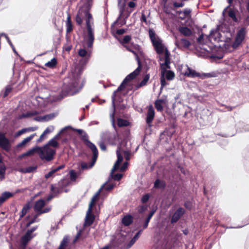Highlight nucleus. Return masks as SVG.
<instances>
[{"mask_svg": "<svg viewBox=\"0 0 249 249\" xmlns=\"http://www.w3.org/2000/svg\"><path fill=\"white\" fill-rule=\"evenodd\" d=\"M46 205L45 200L43 198H40L35 202L33 207L34 210L36 213H38Z\"/></svg>", "mask_w": 249, "mask_h": 249, "instance_id": "nucleus-16", "label": "nucleus"}, {"mask_svg": "<svg viewBox=\"0 0 249 249\" xmlns=\"http://www.w3.org/2000/svg\"><path fill=\"white\" fill-rule=\"evenodd\" d=\"M153 46L156 53L159 55L163 54L164 53V46L161 42V40H159L152 43Z\"/></svg>", "mask_w": 249, "mask_h": 249, "instance_id": "nucleus-17", "label": "nucleus"}, {"mask_svg": "<svg viewBox=\"0 0 249 249\" xmlns=\"http://www.w3.org/2000/svg\"><path fill=\"white\" fill-rule=\"evenodd\" d=\"M155 117V110L152 106L149 107L146 115L145 121L146 124H152Z\"/></svg>", "mask_w": 249, "mask_h": 249, "instance_id": "nucleus-15", "label": "nucleus"}, {"mask_svg": "<svg viewBox=\"0 0 249 249\" xmlns=\"http://www.w3.org/2000/svg\"><path fill=\"white\" fill-rule=\"evenodd\" d=\"M133 222V217L131 214H126L122 219V223L125 226H129Z\"/></svg>", "mask_w": 249, "mask_h": 249, "instance_id": "nucleus-23", "label": "nucleus"}, {"mask_svg": "<svg viewBox=\"0 0 249 249\" xmlns=\"http://www.w3.org/2000/svg\"><path fill=\"white\" fill-rule=\"evenodd\" d=\"M178 31L185 36H190L193 34L192 31L186 26H179L178 28Z\"/></svg>", "mask_w": 249, "mask_h": 249, "instance_id": "nucleus-21", "label": "nucleus"}, {"mask_svg": "<svg viewBox=\"0 0 249 249\" xmlns=\"http://www.w3.org/2000/svg\"><path fill=\"white\" fill-rule=\"evenodd\" d=\"M127 85L129 86V88L128 89V90H129L131 89L130 87H132V85H127V84L124 81V80L122 82L121 84L119 85V86L118 87L117 89L114 91L113 92V94L111 96V99H112V107L113 109V112H114L116 110V105H115V100L116 97L117 96V93L124 90L125 88Z\"/></svg>", "mask_w": 249, "mask_h": 249, "instance_id": "nucleus-8", "label": "nucleus"}, {"mask_svg": "<svg viewBox=\"0 0 249 249\" xmlns=\"http://www.w3.org/2000/svg\"><path fill=\"white\" fill-rule=\"evenodd\" d=\"M87 146L89 148L93 153V156L92 157V163L91 166H93L97 160L98 156V151L96 145L91 142L90 141H88V142L85 143Z\"/></svg>", "mask_w": 249, "mask_h": 249, "instance_id": "nucleus-10", "label": "nucleus"}, {"mask_svg": "<svg viewBox=\"0 0 249 249\" xmlns=\"http://www.w3.org/2000/svg\"><path fill=\"white\" fill-rule=\"evenodd\" d=\"M166 79L165 78V77L163 75L162 76L161 75V77L160 78V85H161L160 88V93H161V90L163 89V88H164V87H165V86H166L167 85V83L166 81Z\"/></svg>", "mask_w": 249, "mask_h": 249, "instance_id": "nucleus-50", "label": "nucleus"}, {"mask_svg": "<svg viewBox=\"0 0 249 249\" xmlns=\"http://www.w3.org/2000/svg\"><path fill=\"white\" fill-rule=\"evenodd\" d=\"M70 178V179L72 181H74L76 180V178H78V175L76 172L74 170H71L69 172Z\"/></svg>", "mask_w": 249, "mask_h": 249, "instance_id": "nucleus-43", "label": "nucleus"}, {"mask_svg": "<svg viewBox=\"0 0 249 249\" xmlns=\"http://www.w3.org/2000/svg\"><path fill=\"white\" fill-rule=\"evenodd\" d=\"M40 148V146L36 145V146H34V147H33L32 148L28 150L27 152L23 153L21 155H20L18 156V158L19 159H21L23 158H24V157L28 156H32L34 154L36 150H38V148Z\"/></svg>", "mask_w": 249, "mask_h": 249, "instance_id": "nucleus-28", "label": "nucleus"}, {"mask_svg": "<svg viewBox=\"0 0 249 249\" xmlns=\"http://www.w3.org/2000/svg\"><path fill=\"white\" fill-rule=\"evenodd\" d=\"M228 15L234 22L238 23L241 20V17L239 16V17L238 18L236 16V13L235 11L233 9H231L229 10L228 12Z\"/></svg>", "mask_w": 249, "mask_h": 249, "instance_id": "nucleus-30", "label": "nucleus"}, {"mask_svg": "<svg viewBox=\"0 0 249 249\" xmlns=\"http://www.w3.org/2000/svg\"><path fill=\"white\" fill-rule=\"evenodd\" d=\"M117 125L119 127L130 125V123L127 120L119 118L117 119Z\"/></svg>", "mask_w": 249, "mask_h": 249, "instance_id": "nucleus-31", "label": "nucleus"}, {"mask_svg": "<svg viewBox=\"0 0 249 249\" xmlns=\"http://www.w3.org/2000/svg\"><path fill=\"white\" fill-rule=\"evenodd\" d=\"M123 138H122L120 137V145L122 146L123 145H126L128 140L129 137L130 136V130L128 128H123L121 130Z\"/></svg>", "mask_w": 249, "mask_h": 249, "instance_id": "nucleus-13", "label": "nucleus"}, {"mask_svg": "<svg viewBox=\"0 0 249 249\" xmlns=\"http://www.w3.org/2000/svg\"><path fill=\"white\" fill-rule=\"evenodd\" d=\"M192 10L189 8H186L182 11V14L186 17H191V13Z\"/></svg>", "mask_w": 249, "mask_h": 249, "instance_id": "nucleus-64", "label": "nucleus"}, {"mask_svg": "<svg viewBox=\"0 0 249 249\" xmlns=\"http://www.w3.org/2000/svg\"><path fill=\"white\" fill-rule=\"evenodd\" d=\"M37 168V166H30L26 168H20L19 171L23 174L30 173L35 172Z\"/></svg>", "mask_w": 249, "mask_h": 249, "instance_id": "nucleus-29", "label": "nucleus"}, {"mask_svg": "<svg viewBox=\"0 0 249 249\" xmlns=\"http://www.w3.org/2000/svg\"><path fill=\"white\" fill-rule=\"evenodd\" d=\"M39 216V215L37 214V213H36L33 217V218L29 220L25 225L26 228L29 227L32 224L38 221L37 220V217Z\"/></svg>", "mask_w": 249, "mask_h": 249, "instance_id": "nucleus-40", "label": "nucleus"}, {"mask_svg": "<svg viewBox=\"0 0 249 249\" xmlns=\"http://www.w3.org/2000/svg\"><path fill=\"white\" fill-rule=\"evenodd\" d=\"M105 142H106L105 141H103V140L101 139L100 141L98 143L100 149L103 151H105L107 149V147L105 144Z\"/></svg>", "mask_w": 249, "mask_h": 249, "instance_id": "nucleus-57", "label": "nucleus"}, {"mask_svg": "<svg viewBox=\"0 0 249 249\" xmlns=\"http://www.w3.org/2000/svg\"><path fill=\"white\" fill-rule=\"evenodd\" d=\"M38 154L40 158L42 160H45L46 161H51L53 160L56 154V150L50 147H44L40 146L38 148Z\"/></svg>", "mask_w": 249, "mask_h": 249, "instance_id": "nucleus-4", "label": "nucleus"}, {"mask_svg": "<svg viewBox=\"0 0 249 249\" xmlns=\"http://www.w3.org/2000/svg\"><path fill=\"white\" fill-rule=\"evenodd\" d=\"M136 77L133 74L132 72L128 74L123 80L124 81H125L126 83H127L128 82L130 81L133 79H134Z\"/></svg>", "mask_w": 249, "mask_h": 249, "instance_id": "nucleus-55", "label": "nucleus"}, {"mask_svg": "<svg viewBox=\"0 0 249 249\" xmlns=\"http://www.w3.org/2000/svg\"><path fill=\"white\" fill-rule=\"evenodd\" d=\"M114 37L118 40V41L124 46L126 45L125 44L129 43L131 39V35H126L124 36L123 39H120L117 36L114 34Z\"/></svg>", "mask_w": 249, "mask_h": 249, "instance_id": "nucleus-27", "label": "nucleus"}, {"mask_svg": "<svg viewBox=\"0 0 249 249\" xmlns=\"http://www.w3.org/2000/svg\"><path fill=\"white\" fill-rule=\"evenodd\" d=\"M137 62L138 63V66L133 72H132L133 74L136 77L139 74L140 71H141V70L142 69V64L141 60L140 59L138 60V59H137Z\"/></svg>", "mask_w": 249, "mask_h": 249, "instance_id": "nucleus-37", "label": "nucleus"}, {"mask_svg": "<svg viewBox=\"0 0 249 249\" xmlns=\"http://www.w3.org/2000/svg\"><path fill=\"white\" fill-rule=\"evenodd\" d=\"M127 29H117L115 31H112V35L114 36V34L118 36H121L124 33H126L127 31Z\"/></svg>", "mask_w": 249, "mask_h": 249, "instance_id": "nucleus-42", "label": "nucleus"}, {"mask_svg": "<svg viewBox=\"0 0 249 249\" xmlns=\"http://www.w3.org/2000/svg\"><path fill=\"white\" fill-rule=\"evenodd\" d=\"M84 7L85 10H84V16L86 18V25L87 34L85 37L87 48L91 49L93 47V42L95 39L94 30L91 27V20L92 19V15L90 13L89 10L92 5V0H85Z\"/></svg>", "mask_w": 249, "mask_h": 249, "instance_id": "nucleus-2", "label": "nucleus"}, {"mask_svg": "<svg viewBox=\"0 0 249 249\" xmlns=\"http://www.w3.org/2000/svg\"><path fill=\"white\" fill-rule=\"evenodd\" d=\"M114 112L110 115L111 117L112 126L116 131V134H111L109 132H102L100 134V139L103 140L111 145H116L117 142L120 145V136L117 130L114 119Z\"/></svg>", "mask_w": 249, "mask_h": 249, "instance_id": "nucleus-3", "label": "nucleus"}, {"mask_svg": "<svg viewBox=\"0 0 249 249\" xmlns=\"http://www.w3.org/2000/svg\"><path fill=\"white\" fill-rule=\"evenodd\" d=\"M58 115L57 113H51L44 115L45 122H48L53 120Z\"/></svg>", "mask_w": 249, "mask_h": 249, "instance_id": "nucleus-44", "label": "nucleus"}, {"mask_svg": "<svg viewBox=\"0 0 249 249\" xmlns=\"http://www.w3.org/2000/svg\"><path fill=\"white\" fill-rule=\"evenodd\" d=\"M165 187V182L160 178H157L154 183V188L155 189L163 190Z\"/></svg>", "mask_w": 249, "mask_h": 249, "instance_id": "nucleus-25", "label": "nucleus"}, {"mask_svg": "<svg viewBox=\"0 0 249 249\" xmlns=\"http://www.w3.org/2000/svg\"><path fill=\"white\" fill-rule=\"evenodd\" d=\"M148 206L147 205H143L138 207V212L140 213H142L146 211L147 209Z\"/></svg>", "mask_w": 249, "mask_h": 249, "instance_id": "nucleus-61", "label": "nucleus"}, {"mask_svg": "<svg viewBox=\"0 0 249 249\" xmlns=\"http://www.w3.org/2000/svg\"><path fill=\"white\" fill-rule=\"evenodd\" d=\"M161 76L163 75L165 78L169 81L173 80L175 76V73L171 70L161 71Z\"/></svg>", "mask_w": 249, "mask_h": 249, "instance_id": "nucleus-26", "label": "nucleus"}, {"mask_svg": "<svg viewBox=\"0 0 249 249\" xmlns=\"http://www.w3.org/2000/svg\"><path fill=\"white\" fill-rule=\"evenodd\" d=\"M31 207V202L30 201L28 202L24 205L20 213L19 218L18 220V221H19L26 214Z\"/></svg>", "mask_w": 249, "mask_h": 249, "instance_id": "nucleus-19", "label": "nucleus"}, {"mask_svg": "<svg viewBox=\"0 0 249 249\" xmlns=\"http://www.w3.org/2000/svg\"><path fill=\"white\" fill-rule=\"evenodd\" d=\"M224 57V54L223 53H220L219 54H212L211 56V57L214 59L220 60L222 59Z\"/></svg>", "mask_w": 249, "mask_h": 249, "instance_id": "nucleus-58", "label": "nucleus"}, {"mask_svg": "<svg viewBox=\"0 0 249 249\" xmlns=\"http://www.w3.org/2000/svg\"><path fill=\"white\" fill-rule=\"evenodd\" d=\"M92 51L91 50H87L86 49H80L78 50V54L82 57L79 60V64L81 66L79 67H83L86 65L91 57Z\"/></svg>", "mask_w": 249, "mask_h": 249, "instance_id": "nucleus-6", "label": "nucleus"}, {"mask_svg": "<svg viewBox=\"0 0 249 249\" xmlns=\"http://www.w3.org/2000/svg\"><path fill=\"white\" fill-rule=\"evenodd\" d=\"M6 39L8 43L9 44V45L12 48V50L13 51V52L15 53V54H16L17 55H18V56H20L18 54V53L16 50L14 46L13 45V43L11 41V40H10V38H9V37H8V36H6Z\"/></svg>", "mask_w": 249, "mask_h": 249, "instance_id": "nucleus-53", "label": "nucleus"}, {"mask_svg": "<svg viewBox=\"0 0 249 249\" xmlns=\"http://www.w3.org/2000/svg\"><path fill=\"white\" fill-rule=\"evenodd\" d=\"M187 66V70L183 73V75L188 77H200L201 74L200 73L196 71L195 70H193L188 65Z\"/></svg>", "mask_w": 249, "mask_h": 249, "instance_id": "nucleus-14", "label": "nucleus"}, {"mask_svg": "<svg viewBox=\"0 0 249 249\" xmlns=\"http://www.w3.org/2000/svg\"><path fill=\"white\" fill-rule=\"evenodd\" d=\"M150 195L149 194H146L142 196L141 198V202L142 203H146L149 199Z\"/></svg>", "mask_w": 249, "mask_h": 249, "instance_id": "nucleus-60", "label": "nucleus"}, {"mask_svg": "<svg viewBox=\"0 0 249 249\" xmlns=\"http://www.w3.org/2000/svg\"><path fill=\"white\" fill-rule=\"evenodd\" d=\"M57 63V59L55 57H53L50 61L47 62L45 64V66L50 68H53L56 66Z\"/></svg>", "mask_w": 249, "mask_h": 249, "instance_id": "nucleus-38", "label": "nucleus"}, {"mask_svg": "<svg viewBox=\"0 0 249 249\" xmlns=\"http://www.w3.org/2000/svg\"><path fill=\"white\" fill-rule=\"evenodd\" d=\"M69 241V236L65 235L61 242V243L57 249H65L68 246Z\"/></svg>", "mask_w": 249, "mask_h": 249, "instance_id": "nucleus-33", "label": "nucleus"}, {"mask_svg": "<svg viewBox=\"0 0 249 249\" xmlns=\"http://www.w3.org/2000/svg\"><path fill=\"white\" fill-rule=\"evenodd\" d=\"M150 78V74H146L145 76L144 77L143 79L138 84L136 85V89H138L144 85H145L149 80Z\"/></svg>", "mask_w": 249, "mask_h": 249, "instance_id": "nucleus-36", "label": "nucleus"}, {"mask_svg": "<svg viewBox=\"0 0 249 249\" xmlns=\"http://www.w3.org/2000/svg\"><path fill=\"white\" fill-rule=\"evenodd\" d=\"M71 128H72V126H71L70 125H68V126L64 127L53 138L55 140H56L57 139H59L60 138V135L61 133L64 132L65 131L67 130L68 129H71Z\"/></svg>", "mask_w": 249, "mask_h": 249, "instance_id": "nucleus-46", "label": "nucleus"}, {"mask_svg": "<svg viewBox=\"0 0 249 249\" xmlns=\"http://www.w3.org/2000/svg\"><path fill=\"white\" fill-rule=\"evenodd\" d=\"M170 60L168 59H164V62L163 63H160V68L161 71H164L168 70V69H170Z\"/></svg>", "mask_w": 249, "mask_h": 249, "instance_id": "nucleus-35", "label": "nucleus"}, {"mask_svg": "<svg viewBox=\"0 0 249 249\" xmlns=\"http://www.w3.org/2000/svg\"><path fill=\"white\" fill-rule=\"evenodd\" d=\"M121 146H121V145L118 146L117 149L116 150V154H117V160H118V161L122 162V161L123 160V157L120 153Z\"/></svg>", "mask_w": 249, "mask_h": 249, "instance_id": "nucleus-47", "label": "nucleus"}, {"mask_svg": "<svg viewBox=\"0 0 249 249\" xmlns=\"http://www.w3.org/2000/svg\"><path fill=\"white\" fill-rule=\"evenodd\" d=\"M51 190L54 194H58L62 192V189L59 188L55 187L53 185H51Z\"/></svg>", "mask_w": 249, "mask_h": 249, "instance_id": "nucleus-56", "label": "nucleus"}, {"mask_svg": "<svg viewBox=\"0 0 249 249\" xmlns=\"http://www.w3.org/2000/svg\"><path fill=\"white\" fill-rule=\"evenodd\" d=\"M6 166L4 163H0V178L3 179L5 178Z\"/></svg>", "mask_w": 249, "mask_h": 249, "instance_id": "nucleus-39", "label": "nucleus"}, {"mask_svg": "<svg viewBox=\"0 0 249 249\" xmlns=\"http://www.w3.org/2000/svg\"><path fill=\"white\" fill-rule=\"evenodd\" d=\"M71 129L78 133L81 137V139L84 142L85 144L89 141L88 139V134L83 129L73 128L72 127Z\"/></svg>", "mask_w": 249, "mask_h": 249, "instance_id": "nucleus-20", "label": "nucleus"}, {"mask_svg": "<svg viewBox=\"0 0 249 249\" xmlns=\"http://www.w3.org/2000/svg\"><path fill=\"white\" fill-rule=\"evenodd\" d=\"M184 213L185 211L183 208L179 207L173 214L170 221L171 223L174 224L177 223Z\"/></svg>", "mask_w": 249, "mask_h": 249, "instance_id": "nucleus-11", "label": "nucleus"}, {"mask_svg": "<svg viewBox=\"0 0 249 249\" xmlns=\"http://www.w3.org/2000/svg\"><path fill=\"white\" fill-rule=\"evenodd\" d=\"M148 33H149V37H150V40L152 43L156 42V41H158L160 40V39H156V38H155L156 34H155V31L152 29H149Z\"/></svg>", "mask_w": 249, "mask_h": 249, "instance_id": "nucleus-41", "label": "nucleus"}, {"mask_svg": "<svg viewBox=\"0 0 249 249\" xmlns=\"http://www.w3.org/2000/svg\"><path fill=\"white\" fill-rule=\"evenodd\" d=\"M110 176H111L112 178L115 181H119L123 178V174L121 173H116L115 174L113 175V172H111Z\"/></svg>", "mask_w": 249, "mask_h": 249, "instance_id": "nucleus-48", "label": "nucleus"}, {"mask_svg": "<svg viewBox=\"0 0 249 249\" xmlns=\"http://www.w3.org/2000/svg\"><path fill=\"white\" fill-rule=\"evenodd\" d=\"M173 5L175 8H178L183 7L184 5V3L182 1V0H181L180 2H177L175 1L173 2Z\"/></svg>", "mask_w": 249, "mask_h": 249, "instance_id": "nucleus-63", "label": "nucleus"}, {"mask_svg": "<svg viewBox=\"0 0 249 249\" xmlns=\"http://www.w3.org/2000/svg\"><path fill=\"white\" fill-rule=\"evenodd\" d=\"M247 34L246 27H242L237 32L235 39L231 46L234 49L237 48L244 40Z\"/></svg>", "mask_w": 249, "mask_h": 249, "instance_id": "nucleus-5", "label": "nucleus"}, {"mask_svg": "<svg viewBox=\"0 0 249 249\" xmlns=\"http://www.w3.org/2000/svg\"><path fill=\"white\" fill-rule=\"evenodd\" d=\"M14 195V193L5 191L1 194L0 196V205L1 206L6 200L12 197Z\"/></svg>", "mask_w": 249, "mask_h": 249, "instance_id": "nucleus-22", "label": "nucleus"}, {"mask_svg": "<svg viewBox=\"0 0 249 249\" xmlns=\"http://www.w3.org/2000/svg\"><path fill=\"white\" fill-rule=\"evenodd\" d=\"M124 47L128 51H129L130 52H131L132 53H133L135 56V58L136 59V60H137V59H140V58H139V56L137 53L134 51L132 48H131V47H130L129 45H124Z\"/></svg>", "mask_w": 249, "mask_h": 249, "instance_id": "nucleus-49", "label": "nucleus"}, {"mask_svg": "<svg viewBox=\"0 0 249 249\" xmlns=\"http://www.w3.org/2000/svg\"><path fill=\"white\" fill-rule=\"evenodd\" d=\"M184 206L186 209L191 210L193 207V203L191 201L187 200L184 202Z\"/></svg>", "mask_w": 249, "mask_h": 249, "instance_id": "nucleus-59", "label": "nucleus"}, {"mask_svg": "<svg viewBox=\"0 0 249 249\" xmlns=\"http://www.w3.org/2000/svg\"><path fill=\"white\" fill-rule=\"evenodd\" d=\"M94 196H93L91 199V201L89 204V208L87 212L86 216L85 219V222L84 224V226H89L92 224L94 220V215L92 213V207L93 204L96 199Z\"/></svg>", "mask_w": 249, "mask_h": 249, "instance_id": "nucleus-7", "label": "nucleus"}, {"mask_svg": "<svg viewBox=\"0 0 249 249\" xmlns=\"http://www.w3.org/2000/svg\"><path fill=\"white\" fill-rule=\"evenodd\" d=\"M38 114V112L37 111H28L26 113L21 114L19 117V119H23L25 118H29L33 117L35 115H36Z\"/></svg>", "mask_w": 249, "mask_h": 249, "instance_id": "nucleus-34", "label": "nucleus"}, {"mask_svg": "<svg viewBox=\"0 0 249 249\" xmlns=\"http://www.w3.org/2000/svg\"><path fill=\"white\" fill-rule=\"evenodd\" d=\"M35 136H36V133H34L31 135L30 136L25 138L23 141H22L18 143L17 145V148H21L25 147L27 143L30 142Z\"/></svg>", "mask_w": 249, "mask_h": 249, "instance_id": "nucleus-24", "label": "nucleus"}, {"mask_svg": "<svg viewBox=\"0 0 249 249\" xmlns=\"http://www.w3.org/2000/svg\"><path fill=\"white\" fill-rule=\"evenodd\" d=\"M155 106L158 111H161L163 110V107L162 104L159 103L157 101H155Z\"/></svg>", "mask_w": 249, "mask_h": 249, "instance_id": "nucleus-62", "label": "nucleus"}, {"mask_svg": "<svg viewBox=\"0 0 249 249\" xmlns=\"http://www.w3.org/2000/svg\"><path fill=\"white\" fill-rule=\"evenodd\" d=\"M126 0H117L118 7L119 9V18H122L126 9Z\"/></svg>", "mask_w": 249, "mask_h": 249, "instance_id": "nucleus-18", "label": "nucleus"}, {"mask_svg": "<svg viewBox=\"0 0 249 249\" xmlns=\"http://www.w3.org/2000/svg\"><path fill=\"white\" fill-rule=\"evenodd\" d=\"M107 181L105 183H104L102 186V188H104L105 189V190H107V191H110L111 190H112L114 187V184H108L107 185H106V184L107 183Z\"/></svg>", "mask_w": 249, "mask_h": 249, "instance_id": "nucleus-51", "label": "nucleus"}, {"mask_svg": "<svg viewBox=\"0 0 249 249\" xmlns=\"http://www.w3.org/2000/svg\"><path fill=\"white\" fill-rule=\"evenodd\" d=\"M51 146L54 148H57L59 146V143L53 138L51 139L46 144L44 145V147H50Z\"/></svg>", "mask_w": 249, "mask_h": 249, "instance_id": "nucleus-32", "label": "nucleus"}, {"mask_svg": "<svg viewBox=\"0 0 249 249\" xmlns=\"http://www.w3.org/2000/svg\"><path fill=\"white\" fill-rule=\"evenodd\" d=\"M75 21L79 25H81L83 23V19L80 16V11H79L75 17Z\"/></svg>", "mask_w": 249, "mask_h": 249, "instance_id": "nucleus-54", "label": "nucleus"}, {"mask_svg": "<svg viewBox=\"0 0 249 249\" xmlns=\"http://www.w3.org/2000/svg\"><path fill=\"white\" fill-rule=\"evenodd\" d=\"M92 163V160L90 162L89 165H88L86 162H82L81 163V168L82 170H86L89 168H92L93 166H91V164Z\"/></svg>", "mask_w": 249, "mask_h": 249, "instance_id": "nucleus-52", "label": "nucleus"}, {"mask_svg": "<svg viewBox=\"0 0 249 249\" xmlns=\"http://www.w3.org/2000/svg\"><path fill=\"white\" fill-rule=\"evenodd\" d=\"M84 70V68L76 66L70 72L68 76L63 80V84L61 91L59 94V100L67 96H72L78 93L83 88L86 83L84 78L79 87L78 84L81 75Z\"/></svg>", "mask_w": 249, "mask_h": 249, "instance_id": "nucleus-1", "label": "nucleus"}, {"mask_svg": "<svg viewBox=\"0 0 249 249\" xmlns=\"http://www.w3.org/2000/svg\"><path fill=\"white\" fill-rule=\"evenodd\" d=\"M0 147L6 152H9L11 147L10 140L6 137L4 133L1 132H0Z\"/></svg>", "mask_w": 249, "mask_h": 249, "instance_id": "nucleus-9", "label": "nucleus"}, {"mask_svg": "<svg viewBox=\"0 0 249 249\" xmlns=\"http://www.w3.org/2000/svg\"><path fill=\"white\" fill-rule=\"evenodd\" d=\"M34 237L33 233L27 231L25 233L21 238L20 248L24 249L28 242Z\"/></svg>", "mask_w": 249, "mask_h": 249, "instance_id": "nucleus-12", "label": "nucleus"}, {"mask_svg": "<svg viewBox=\"0 0 249 249\" xmlns=\"http://www.w3.org/2000/svg\"><path fill=\"white\" fill-rule=\"evenodd\" d=\"M180 41L185 48H188L191 45L190 41L184 38H181Z\"/></svg>", "mask_w": 249, "mask_h": 249, "instance_id": "nucleus-45", "label": "nucleus"}]
</instances>
